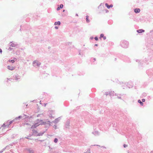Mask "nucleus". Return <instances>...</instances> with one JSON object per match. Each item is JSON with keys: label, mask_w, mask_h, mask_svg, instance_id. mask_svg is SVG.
<instances>
[{"label": "nucleus", "mask_w": 153, "mask_h": 153, "mask_svg": "<svg viewBox=\"0 0 153 153\" xmlns=\"http://www.w3.org/2000/svg\"><path fill=\"white\" fill-rule=\"evenodd\" d=\"M39 123H36L35 124L33 125L31 127V128H36L37 126H38L39 125L42 124H44L46 122H43L42 123H41V120H40Z\"/></svg>", "instance_id": "1"}, {"label": "nucleus", "mask_w": 153, "mask_h": 153, "mask_svg": "<svg viewBox=\"0 0 153 153\" xmlns=\"http://www.w3.org/2000/svg\"><path fill=\"white\" fill-rule=\"evenodd\" d=\"M41 63L38 61H35L33 62V65L34 66H39L40 65Z\"/></svg>", "instance_id": "2"}, {"label": "nucleus", "mask_w": 153, "mask_h": 153, "mask_svg": "<svg viewBox=\"0 0 153 153\" xmlns=\"http://www.w3.org/2000/svg\"><path fill=\"white\" fill-rule=\"evenodd\" d=\"M7 68L9 70L12 71L15 69V68L13 66L9 65L7 66Z\"/></svg>", "instance_id": "3"}, {"label": "nucleus", "mask_w": 153, "mask_h": 153, "mask_svg": "<svg viewBox=\"0 0 153 153\" xmlns=\"http://www.w3.org/2000/svg\"><path fill=\"white\" fill-rule=\"evenodd\" d=\"M105 5L108 9H109L110 7H112L113 6V5L112 4H111L110 5H109L107 3H106L105 4Z\"/></svg>", "instance_id": "4"}, {"label": "nucleus", "mask_w": 153, "mask_h": 153, "mask_svg": "<svg viewBox=\"0 0 153 153\" xmlns=\"http://www.w3.org/2000/svg\"><path fill=\"white\" fill-rule=\"evenodd\" d=\"M140 11V9L139 8H136L134 10V12L136 13H138Z\"/></svg>", "instance_id": "5"}, {"label": "nucleus", "mask_w": 153, "mask_h": 153, "mask_svg": "<svg viewBox=\"0 0 153 153\" xmlns=\"http://www.w3.org/2000/svg\"><path fill=\"white\" fill-rule=\"evenodd\" d=\"M137 32L139 33H142L144 32V30L142 29H140L137 30Z\"/></svg>", "instance_id": "6"}, {"label": "nucleus", "mask_w": 153, "mask_h": 153, "mask_svg": "<svg viewBox=\"0 0 153 153\" xmlns=\"http://www.w3.org/2000/svg\"><path fill=\"white\" fill-rule=\"evenodd\" d=\"M60 25V22L59 21H58V22H55V23H54V25Z\"/></svg>", "instance_id": "7"}, {"label": "nucleus", "mask_w": 153, "mask_h": 153, "mask_svg": "<svg viewBox=\"0 0 153 153\" xmlns=\"http://www.w3.org/2000/svg\"><path fill=\"white\" fill-rule=\"evenodd\" d=\"M86 22H90V21L88 19V17H89L88 16H86Z\"/></svg>", "instance_id": "8"}, {"label": "nucleus", "mask_w": 153, "mask_h": 153, "mask_svg": "<svg viewBox=\"0 0 153 153\" xmlns=\"http://www.w3.org/2000/svg\"><path fill=\"white\" fill-rule=\"evenodd\" d=\"M22 117V116H19L18 117H16L15 120H19L20 118H21Z\"/></svg>", "instance_id": "9"}, {"label": "nucleus", "mask_w": 153, "mask_h": 153, "mask_svg": "<svg viewBox=\"0 0 153 153\" xmlns=\"http://www.w3.org/2000/svg\"><path fill=\"white\" fill-rule=\"evenodd\" d=\"M138 102L139 103L140 105H143V103L142 102H141V100H138Z\"/></svg>", "instance_id": "10"}, {"label": "nucleus", "mask_w": 153, "mask_h": 153, "mask_svg": "<svg viewBox=\"0 0 153 153\" xmlns=\"http://www.w3.org/2000/svg\"><path fill=\"white\" fill-rule=\"evenodd\" d=\"M57 141H58V139L57 138H56L54 139V142L55 143H57Z\"/></svg>", "instance_id": "11"}, {"label": "nucleus", "mask_w": 153, "mask_h": 153, "mask_svg": "<svg viewBox=\"0 0 153 153\" xmlns=\"http://www.w3.org/2000/svg\"><path fill=\"white\" fill-rule=\"evenodd\" d=\"M63 7V5L62 4H61L60 5V6H59V7L60 8H62Z\"/></svg>", "instance_id": "12"}, {"label": "nucleus", "mask_w": 153, "mask_h": 153, "mask_svg": "<svg viewBox=\"0 0 153 153\" xmlns=\"http://www.w3.org/2000/svg\"><path fill=\"white\" fill-rule=\"evenodd\" d=\"M9 61L10 62H11L12 63H13L14 62H15V61L14 60H9Z\"/></svg>", "instance_id": "13"}, {"label": "nucleus", "mask_w": 153, "mask_h": 153, "mask_svg": "<svg viewBox=\"0 0 153 153\" xmlns=\"http://www.w3.org/2000/svg\"><path fill=\"white\" fill-rule=\"evenodd\" d=\"M104 35L102 34L100 35V38H102L104 37Z\"/></svg>", "instance_id": "14"}, {"label": "nucleus", "mask_w": 153, "mask_h": 153, "mask_svg": "<svg viewBox=\"0 0 153 153\" xmlns=\"http://www.w3.org/2000/svg\"><path fill=\"white\" fill-rule=\"evenodd\" d=\"M142 102H145V99H142Z\"/></svg>", "instance_id": "15"}, {"label": "nucleus", "mask_w": 153, "mask_h": 153, "mask_svg": "<svg viewBox=\"0 0 153 153\" xmlns=\"http://www.w3.org/2000/svg\"><path fill=\"white\" fill-rule=\"evenodd\" d=\"M94 39H95L97 41V40H98V38H97V37H95Z\"/></svg>", "instance_id": "16"}, {"label": "nucleus", "mask_w": 153, "mask_h": 153, "mask_svg": "<svg viewBox=\"0 0 153 153\" xmlns=\"http://www.w3.org/2000/svg\"><path fill=\"white\" fill-rule=\"evenodd\" d=\"M60 9V8L59 7L57 8V10H59Z\"/></svg>", "instance_id": "17"}, {"label": "nucleus", "mask_w": 153, "mask_h": 153, "mask_svg": "<svg viewBox=\"0 0 153 153\" xmlns=\"http://www.w3.org/2000/svg\"><path fill=\"white\" fill-rule=\"evenodd\" d=\"M55 28L56 29H58V27H57V26H55Z\"/></svg>", "instance_id": "18"}, {"label": "nucleus", "mask_w": 153, "mask_h": 153, "mask_svg": "<svg viewBox=\"0 0 153 153\" xmlns=\"http://www.w3.org/2000/svg\"><path fill=\"white\" fill-rule=\"evenodd\" d=\"M23 117H24L25 118L26 117V115H24V116H23Z\"/></svg>", "instance_id": "19"}, {"label": "nucleus", "mask_w": 153, "mask_h": 153, "mask_svg": "<svg viewBox=\"0 0 153 153\" xmlns=\"http://www.w3.org/2000/svg\"><path fill=\"white\" fill-rule=\"evenodd\" d=\"M103 39H104V40H105V39H106V37L105 36H104V37H103Z\"/></svg>", "instance_id": "20"}, {"label": "nucleus", "mask_w": 153, "mask_h": 153, "mask_svg": "<svg viewBox=\"0 0 153 153\" xmlns=\"http://www.w3.org/2000/svg\"><path fill=\"white\" fill-rule=\"evenodd\" d=\"M2 52V50L0 48V52L1 53Z\"/></svg>", "instance_id": "21"}, {"label": "nucleus", "mask_w": 153, "mask_h": 153, "mask_svg": "<svg viewBox=\"0 0 153 153\" xmlns=\"http://www.w3.org/2000/svg\"><path fill=\"white\" fill-rule=\"evenodd\" d=\"M95 46H97V45L96 44H95Z\"/></svg>", "instance_id": "22"}, {"label": "nucleus", "mask_w": 153, "mask_h": 153, "mask_svg": "<svg viewBox=\"0 0 153 153\" xmlns=\"http://www.w3.org/2000/svg\"><path fill=\"white\" fill-rule=\"evenodd\" d=\"M10 123L9 124H10L12 123V122L10 121Z\"/></svg>", "instance_id": "23"}, {"label": "nucleus", "mask_w": 153, "mask_h": 153, "mask_svg": "<svg viewBox=\"0 0 153 153\" xmlns=\"http://www.w3.org/2000/svg\"><path fill=\"white\" fill-rule=\"evenodd\" d=\"M126 145H124V147H126Z\"/></svg>", "instance_id": "24"}, {"label": "nucleus", "mask_w": 153, "mask_h": 153, "mask_svg": "<svg viewBox=\"0 0 153 153\" xmlns=\"http://www.w3.org/2000/svg\"><path fill=\"white\" fill-rule=\"evenodd\" d=\"M32 152V153H33V152Z\"/></svg>", "instance_id": "25"}]
</instances>
